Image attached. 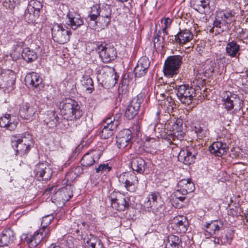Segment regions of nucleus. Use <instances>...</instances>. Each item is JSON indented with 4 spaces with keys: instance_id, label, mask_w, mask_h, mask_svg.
Listing matches in <instances>:
<instances>
[{
    "instance_id": "nucleus-1",
    "label": "nucleus",
    "mask_w": 248,
    "mask_h": 248,
    "mask_svg": "<svg viewBox=\"0 0 248 248\" xmlns=\"http://www.w3.org/2000/svg\"><path fill=\"white\" fill-rule=\"evenodd\" d=\"M60 108L61 113L64 118L69 119L73 123L75 122L76 126L80 124V119L83 116V111L78 102L71 98H67L61 101Z\"/></svg>"
},
{
    "instance_id": "nucleus-2",
    "label": "nucleus",
    "mask_w": 248,
    "mask_h": 248,
    "mask_svg": "<svg viewBox=\"0 0 248 248\" xmlns=\"http://www.w3.org/2000/svg\"><path fill=\"white\" fill-rule=\"evenodd\" d=\"M144 203L145 207L151 211L157 217L156 219H159L164 215L165 205L158 192H152L149 194Z\"/></svg>"
},
{
    "instance_id": "nucleus-3",
    "label": "nucleus",
    "mask_w": 248,
    "mask_h": 248,
    "mask_svg": "<svg viewBox=\"0 0 248 248\" xmlns=\"http://www.w3.org/2000/svg\"><path fill=\"white\" fill-rule=\"evenodd\" d=\"M174 88L178 99L183 104L189 105L196 97L195 88L188 84L175 85Z\"/></svg>"
},
{
    "instance_id": "nucleus-4",
    "label": "nucleus",
    "mask_w": 248,
    "mask_h": 248,
    "mask_svg": "<svg viewBox=\"0 0 248 248\" xmlns=\"http://www.w3.org/2000/svg\"><path fill=\"white\" fill-rule=\"evenodd\" d=\"M183 57L180 55H172L168 57L165 60L163 71L165 76L171 78L179 73V69L183 63Z\"/></svg>"
},
{
    "instance_id": "nucleus-5",
    "label": "nucleus",
    "mask_w": 248,
    "mask_h": 248,
    "mask_svg": "<svg viewBox=\"0 0 248 248\" xmlns=\"http://www.w3.org/2000/svg\"><path fill=\"white\" fill-rule=\"evenodd\" d=\"M52 37L54 42L60 44L67 43L70 38L72 32L65 25L54 24L51 28Z\"/></svg>"
},
{
    "instance_id": "nucleus-6",
    "label": "nucleus",
    "mask_w": 248,
    "mask_h": 248,
    "mask_svg": "<svg viewBox=\"0 0 248 248\" xmlns=\"http://www.w3.org/2000/svg\"><path fill=\"white\" fill-rule=\"evenodd\" d=\"M234 21L232 11L222 10L217 13L213 23L214 27L218 28V32H223L228 28V25Z\"/></svg>"
},
{
    "instance_id": "nucleus-7",
    "label": "nucleus",
    "mask_w": 248,
    "mask_h": 248,
    "mask_svg": "<svg viewBox=\"0 0 248 248\" xmlns=\"http://www.w3.org/2000/svg\"><path fill=\"white\" fill-rule=\"evenodd\" d=\"M96 51L104 62L108 63L115 60L117 53L114 46L105 42H98Z\"/></svg>"
},
{
    "instance_id": "nucleus-8",
    "label": "nucleus",
    "mask_w": 248,
    "mask_h": 248,
    "mask_svg": "<svg viewBox=\"0 0 248 248\" xmlns=\"http://www.w3.org/2000/svg\"><path fill=\"white\" fill-rule=\"evenodd\" d=\"M120 185L126 190L134 192L136 191L139 184L138 177L134 172H124L117 176Z\"/></svg>"
},
{
    "instance_id": "nucleus-9",
    "label": "nucleus",
    "mask_w": 248,
    "mask_h": 248,
    "mask_svg": "<svg viewBox=\"0 0 248 248\" xmlns=\"http://www.w3.org/2000/svg\"><path fill=\"white\" fill-rule=\"evenodd\" d=\"M108 198L111 201L112 208L118 211H124L130 206V198L125 197L119 192H112L110 193Z\"/></svg>"
},
{
    "instance_id": "nucleus-10",
    "label": "nucleus",
    "mask_w": 248,
    "mask_h": 248,
    "mask_svg": "<svg viewBox=\"0 0 248 248\" xmlns=\"http://www.w3.org/2000/svg\"><path fill=\"white\" fill-rule=\"evenodd\" d=\"M105 148L103 146H99L93 150L86 153L81 159V164L86 167L93 166L97 162L103 155Z\"/></svg>"
},
{
    "instance_id": "nucleus-11",
    "label": "nucleus",
    "mask_w": 248,
    "mask_h": 248,
    "mask_svg": "<svg viewBox=\"0 0 248 248\" xmlns=\"http://www.w3.org/2000/svg\"><path fill=\"white\" fill-rule=\"evenodd\" d=\"M144 98V95L140 93L132 99L125 111L124 116L127 119L132 120L138 114Z\"/></svg>"
},
{
    "instance_id": "nucleus-12",
    "label": "nucleus",
    "mask_w": 248,
    "mask_h": 248,
    "mask_svg": "<svg viewBox=\"0 0 248 248\" xmlns=\"http://www.w3.org/2000/svg\"><path fill=\"white\" fill-rule=\"evenodd\" d=\"M223 102V105L227 110H231L234 107H237L235 109H240L242 108L243 102L238 95L230 92H226Z\"/></svg>"
},
{
    "instance_id": "nucleus-13",
    "label": "nucleus",
    "mask_w": 248,
    "mask_h": 248,
    "mask_svg": "<svg viewBox=\"0 0 248 248\" xmlns=\"http://www.w3.org/2000/svg\"><path fill=\"white\" fill-rule=\"evenodd\" d=\"M197 154L198 151L195 148L192 146L187 147L180 150L178 159L184 164L189 165L195 162Z\"/></svg>"
},
{
    "instance_id": "nucleus-14",
    "label": "nucleus",
    "mask_w": 248,
    "mask_h": 248,
    "mask_svg": "<svg viewBox=\"0 0 248 248\" xmlns=\"http://www.w3.org/2000/svg\"><path fill=\"white\" fill-rule=\"evenodd\" d=\"M111 19V9L110 5L103 4L100 6V16L98 20L99 29H105L110 24Z\"/></svg>"
},
{
    "instance_id": "nucleus-15",
    "label": "nucleus",
    "mask_w": 248,
    "mask_h": 248,
    "mask_svg": "<svg viewBox=\"0 0 248 248\" xmlns=\"http://www.w3.org/2000/svg\"><path fill=\"white\" fill-rule=\"evenodd\" d=\"M132 132L128 129L120 131L116 136V143L120 149H124L129 146L131 147Z\"/></svg>"
},
{
    "instance_id": "nucleus-16",
    "label": "nucleus",
    "mask_w": 248,
    "mask_h": 248,
    "mask_svg": "<svg viewBox=\"0 0 248 248\" xmlns=\"http://www.w3.org/2000/svg\"><path fill=\"white\" fill-rule=\"evenodd\" d=\"M100 16V5H93L91 7L88 16L85 18L86 21L88 26L92 29H96L99 28L98 19Z\"/></svg>"
},
{
    "instance_id": "nucleus-17",
    "label": "nucleus",
    "mask_w": 248,
    "mask_h": 248,
    "mask_svg": "<svg viewBox=\"0 0 248 248\" xmlns=\"http://www.w3.org/2000/svg\"><path fill=\"white\" fill-rule=\"evenodd\" d=\"M171 227L177 233H185L189 227L188 221L186 217H176L172 220Z\"/></svg>"
},
{
    "instance_id": "nucleus-18",
    "label": "nucleus",
    "mask_w": 248,
    "mask_h": 248,
    "mask_svg": "<svg viewBox=\"0 0 248 248\" xmlns=\"http://www.w3.org/2000/svg\"><path fill=\"white\" fill-rule=\"evenodd\" d=\"M150 64V62L147 57H141L134 70L135 77L140 78L144 76L148 71Z\"/></svg>"
},
{
    "instance_id": "nucleus-19",
    "label": "nucleus",
    "mask_w": 248,
    "mask_h": 248,
    "mask_svg": "<svg viewBox=\"0 0 248 248\" xmlns=\"http://www.w3.org/2000/svg\"><path fill=\"white\" fill-rule=\"evenodd\" d=\"M36 111L35 106L33 104L27 102L23 103L20 107L19 114L24 119L32 120Z\"/></svg>"
},
{
    "instance_id": "nucleus-20",
    "label": "nucleus",
    "mask_w": 248,
    "mask_h": 248,
    "mask_svg": "<svg viewBox=\"0 0 248 248\" xmlns=\"http://www.w3.org/2000/svg\"><path fill=\"white\" fill-rule=\"evenodd\" d=\"M130 168L133 170L140 174H143L147 168L146 161L141 157H133L130 161Z\"/></svg>"
},
{
    "instance_id": "nucleus-21",
    "label": "nucleus",
    "mask_w": 248,
    "mask_h": 248,
    "mask_svg": "<svg viewBox=\"0 0 248 248\" xmlns=\"http://www.w3.org/2000/svg\"><path fill=\"white\" fill-rule=\"evenodd\" d=\"M66 16L69 22L67 24L74 30H76L84 23L80 16L73 9L69 11Z\"/></svg>"
},
{
    "instance_id": "nucleus-22",
    "label": "nucleus",
    "mask_w": 248,
    "mask_h": 248,
    "mask_svg": "<svg viewBox=\"0 0 248 248\" xmlns=\"http://www.w3.org/2000/svg\"><path fill=\"white\" fill-rule=\"evenodd\" d=\"M16 240V234L10 228L4 229L0 234V247L8 246Z\"/></svg>"
},
{
    "instance_id": "nucleus-23",
    "label": "nucleus",
    "mask_w": 248,
    "mask_h": 248,
    "mask_svg": "<svg viewBox=\"0 0 248 248\" xmlns=\"http://www.w3.org/2000/svg\"><path fill=\"white\" fill-rule=\"evenodd\" d=\"M228 149L227 144L221 141L214 142L209 147L210 153L217 156H221L226 154Z\"/></svg>"
},
{
    "instance_id": "nucleus-24",
    "label": "nucleus",
    "mask_w": 248,
    "mask_h": 248,
    "mask_svg": "<svg viewBox=\"0 0 248 248\" xmlns=\"http://www.w3.org/2000/svg\"><path fill=\"white\" fill-rule=\"evenodd\" d=\"M11 145L16 152V155L20 156L26 155L30 152L31 147L30 146H27V144H24L14 139L11 140Z\"/></svg>"
},
{
    "instance_id": "nucleus-25",
    "label": "nucleus",
    "mask_w": 248,
    "mask_h": 248,
    "mask_svg": "<svg viewBox=\"0 0 248 248\" xmlns=\"http://www.w3.org/2000/svg\"><path fill=\"white\" fill-rule=\"evenodd\" d=\"M210 0H191V4L194 10L201 14H205L210 10Z\"/></svg>"
},
{
    "instance_id": "nucleus-26",
    "label": "nucleus",
    "mask_w": 248,
    "mask_h": 248,
    "mask_svg": "<svg viewBox=\"0 0 248 248\" xmlns=\"http://www.w3.org/2000/svg\"><path fill=\"white\" fill-rule=\"evenodd\" d=\"M204 226L206 228V232L210 235L216 234L223 228V223L221 220H212L206 223Z\"/></svg>"
},
{
    "instance_id": "nucleus-27",
    "label": "nucleus",
    "mask_w": 248,
    "mask_h": 248,
    "mask_svg": "<svg viewBox=\"0 0 248 248\" xmlns=\"http://www.w3.org/2000/svg\"><path fill=\"white\" fill-rule=\"evenodd\" d=\"M178 185L180 187V189L178 190V192L181 191L183 195H186L195 189L194 184L191 181L190 178L180 180Z\"/></svg>"
},
{
    "instance_id": "nucleus-28",
    "label": "nucleus",
    "mask_w": 248,
    "mask_h": 248,
    "mask_svg": "<svg viewBox=\"0 0 248 248\" xmlns=\"http://www.w3.org/2000/svg\"><path fill=\"white\" fill-rule=\"evenodd\" d=\"M177 44L183 45L190 42L193 38V34L191 31L187 29L181 30L177 34Z\"/></svg>"
},
{
    "instance_id": "nucleus-29",
    "label": "nucleus",
    "mask_w": 248,
    "mask_h": 248,
    "mask_svg": "<svg viewBox=\"0 0 248 248\" xmlns=\"http://www.w3.org/2000/svg\"><path fill=\"white\" fill-rule=\"evenodd\" d=\"M87 248H104L102 241L97 236L90 234L84 238Z\"/></svg>"
},
{
    "instance_id": "nucleus-30",
    "label": "nucleus",
    "mask_w": 248,
    "mask_h": 248,
    "mask_svg": "<svg viewBox=\"0 0 248 248\" xmlns=\"http://www.w3.org/2000/svg\"><path fill=\"white\" fill-rule=\"evenodd\" d=\"M240 46L234 40L228 42L225 48L226 53L231 58H238Z\"/></svg>"
},
{
    "instance_id": "nucleus-31",
    "label": "nucleus",
    "mask_w": 248,
    "mask_h": 248,
    "mask_svg": "<svg viewBox=\"0 0 248 248\" xmlns=\"http://www.w3.org/2000/svg\"><path fill=\"white\" fill-rule=\"evenodd\" d=\"M60 119L55 111H51L44 120L45 124L49 128H54L57 125H60Z\"/></svg>"
},
{
    "instance_id": "nucleus-32",
    "label": "nucleus",
    "mask_w": 248,
    "mask_h": 248,
    "mask_svg": "<svg viewBox=\"0 0 248 248\" xmlns=\"http://www.w3.org/2000/svg\"><path fill=\"white\" fill-rule=\"evenodd\" d=\"M26 81H29L32 87L37 90H39L41 88H43V86L42 84V79L35 72H32L27 75L26 77Z\"/></svg>"
},
{
    "instance_id": "nucleus-33",
    "label": "nucleus",
    "mask_w": 248,
    "mask_h": 248,
    "mask_svg": "<svg viewBox=\"0 0 248 248\" xmlns=\"http://www.w3.org/2000/svg\"><path fill=\"white\" fill-rule=\"evenodd\" d=\"M49 169L46 163H39L35 165L34 173L39 180L47 179L48 178L45 177V175L47 172H49Z\"/></svg>"
},
{
    "instance_id": "nucleus-34",
    "label": "nucleus",
    "mask_w": 248,
    "mask_h": 248,
    "mask_svg": "<svg viewBox=\"0 0 248 248\" xmlns=\"http://www.w3.org/2000/svg\"><path fill=\"white\" fill-rule=\"evenodd\" d=\"M23 236H25V240L30 248H36L42 241V237L36 232L33 235H23L22 236V239H23Z\"/></svg>"
},
{
    "instance_id": "nucleus-35",
    "label": "nucleus",
    "mask_w": 248,
    "mask_h": 248,
    "mask_svg": "<svg viewBox=\"0 0 248 248\" xmlns=\"http://www.w3.org/2000/svg\"><path fill=\"white\" fill-rule=\"evenodd\" d=\"M17 124L16 121L11 122V115L9 114H6L4 116L0 118V126L5 127L9 130H14Z\"/></svg>"
},
{
    "instance_id": "nucleus-36",
    "label": "nucleus",
    "mask_w": 248,
    "mask_h": 248,
    "mask_svg": "<svg viewBox=\"0 0 248 248\" xmlns=\"http://www.w3.org/2000/svg\"><path fill=\"white\" fill-rule=\"evenodd\" d=\"M122 114L121 113H116L115 116L108 114L106 118L104 119L103 122L104 126H111L114 125L117 127L120 124L119 119H121Z\"/></svg>"
},
{
    "instance_id": "nucleus-37",
    "label": "nucleus",
    "mask_w": 248,
    "mask_h": 248,
    "mask_svg": "<svg viewBox=\"0 0 248 248\" xmlns=\"http://www.w3.org/2000/svg\"><path fill=\"white\" fill-rule=\"evenodd\" d=\"M234 237V231L230 230L227 232L225 235L219 237L215 238V243L219 245L231 244Z\"/></svg>"
},
{
    "instance_id": "nucleus-38",
    "label": "nucleus",
    "mask_w": 248,
    "mask_h": 248,
    "mask_svg": "<svg viewBox=\"0 0 248 248\" xmlns=\"http://www.w3.org/2000/svg\"><path fill=\"white\" fill-rule=\"evenodd\" d=\"M16 140L27 144L28 146H32L33 145V140L32 136L28 132H25L20 135H16L13 136V139Z\"/></svg>"
},
{
    "instance_id": "nucleus-39",
    "label": "nucleus",
    "mask_w": 248,
    "mask_h": 248,
    "mask_svg": "<svg viewBox=\"0 0 248 248\" xmlns=\"http://www.w3.org/2000/svg\"><path fill=\"white\" fill-rule=\"evenodd\" d=\"M181 244V239L178 236L170 235L167 238L165 248H180Z\"/></svg>"
},
{
    "instance_id": "nucleus-40",
    "label": "nucleus",
    "mask_w": 248,
    "mask_h": 248,
    "mask_svg": "<svg viewBox=\"0 0 248 248\" xmlns=\"http://www.w3.org/2000/svg\"><path fill=\"white\" fill-rule=\"evenodd\" d=\"M31 9L27 7L23 15L24 19L29 24L35 23L40 16L37 12H33Z\"/></svg>"
},
{
    "instance_id": "nucleus-41",
    "label": "nucleus",
    "mask_w": 248,
    "mask_h": 248,
    "mask_svg": "<svg viewBox=\"0 0 248 248\" xmlns=\"http://www.w3.org/2000/svg\"><path fill=\"white\" fill-rule=\"evenodd\" d=\"M22 57L26 62L30 63L37 59L38 56L33 50L27 47L23 50Z\"/></svg>"
},
{
    "instance_id": "nucleus-42",
    "label": "nucleus",
    "mask_w": 248,
    "mask_h": 248,
    "mask_svg": "<svg viewBox=\"0 0 248 248\" xmlns=\"http://www.w3.org/2000/svg\"><path fill=\"white\" fill-rule=\"evenodd\" d=\"M128 78V74H124L123 75L118 88V93L119 94L125 95L127 93L129 82Z\"/></svg>"
},
{
    "instance_id": "nucleus-43",
    "label": "nucleus",
    "mask_w": 248,
    "mask_h": 248,
    "mask_svg": "<svg viewBox=\"0 0 248 248\" xmlns=\"http://www.w3.org/2000/svg\"><path fill=\"white\" fill-rule=\"evenodd\" d=\"M191 131L194 132L198 139H202L205 137V131L199 124L192 123L190 125Z\"/></svg>"
},
{
    "instance_id": "nucleus-44",
    "label": "nucleus",
    "mask_w": 248,
    "mask_h": 248,
    "mask_svg": "<svg viewBox=\"0 0 248 248\" xmlns=\"http://www.w3.org/2000/svg\"><path fill=\"white\" fill-rule=\"evenodd\" d=\"M117 127L113 125L111 126H104L101 133L100 136L102 139H108L111 137L114 133Z\"/></svg>"
},
{
    "instance_id": "nucleus-45",
    "label": "nucleus",
    "mask_w": 248,
    "mask_h": 248,
    "mask_svg": "<svg viewBox=\"0 0 248 248\" xmlns=\"http://www.w3.org/2000/svg\"><path fill=\"white\" fill-rule=\"evenodd\" d=\"M67 193V191L66 189H62L60 191L55 192L53 194L52 199L58 202H60L61 199H62L63 202L67 201L71 198V196L69 195L68 198L66 197V193Z\"/></svg>"
},
{
    "instance_id": "nucleus-46",
    "label": "nucleus",
    "mask_w": 248,
    "mask_h": 248,
    "mask_svg": "<svg viewBox=\"0 0 248 248\" xmlns=\"http://www.w3.org/2000/svg\"><path fill=\"white\" fill-rule=\"evenodd\" d=\"M162 95H163V97H164V109L168 113L170 114L172 113L173 109V105H174V102L171 97L168 96L166 97V95H164V94H160V96Z\"/></svg>"
},
{
    "instance_id": "nucleus-47",
    "label": "nucleus",
    "mask_w": 248,
    "mask_h": 248,
    "mask_svg": "<svg viewBox=\"0 0 248 248\" xmlns=\"http://www.w3.org/2000/svg\"><path fill=\"white\" fill-rule=\"evenodd\" d=\"M81 82L82 86L90 93H91L94 89L93 81L89 76H84Z\"/></svg>"
},
{
    "instance_id": "nucleus-48",
    "label": "nucleus",
    "mask_w": 248,
    "mask_h": 248,
    "mask_svg": "<svg viewBox=\"0 0 248 248\" xmlns=\"http://www.w3.org/2000/svg\"><path fill=\"white\" fill-rule=\"evenodd\" d=\"M29 9H32V11L33 12H37V13L40 15V10L43 8L42 3L37 0H31L27 6Z\"/></svg>"
},
{
    "instance_id": "nucleus-49",
    "label": "nucleus",
    "mask_w": 248,
    "mask_h": 248,
    "mask_svg": "<svg viewBox=\"0 0 248 248\" xmlns=\"http://www.w3.org/2000/svg\"><path fill=\"white\" fill-rule=\"evenodd\" d=\"M112 170V166L107 161L100 164L98 167L95 168V172L97 173H108Z\"/></svg>"
},
{
    "instance_id": "nucleus-50",
    "label": "nucleus",
    "mask_w": 248,
    "mask_h": 248,
    "mask_svg": "<svg viewBox=\"0 0 248 248\" xmlns=\"http://www.w3.org/2000/svg\"><path fill=\"white\" fill-rule=\"evenodd\" d=\"M36 232L39 233V235L42 237V240L45 239V241H46L50 234V228L48 227L44 228L43 226H41V228Z\"/></svg>"
},
{
    "instance_id": "nucleus-51",
    "label": "nucleus",
    "mask_w": 248,
    "mask_h": 248,
    "mask_svg": "<svg viewBox=\"0 0 248 248\" xmlns=\"http://www.w3.org/2000/svg\"><path fill=\"white\" fill-rule=\"evenodd\" d=\"M183 122L182 120H178L176 123H174L172 125V132L171 133H174L183 130Z\"/></svg>"
},
{
    "instance_id": "nucleus-52",
    "label": "nucleus",
    "mask_w": 248,
    "mask_h": 248,
    "mask_svg": "<svg viewBox=\"0 0 248 248\" xmlns=\"http://www.w3.org/2000/svg\"><path fill=\"white\" fill-rule=\"evenodd\" d=\"M241 213L243 214V211H242V209L239 206H235V208L231 209L229 211V215H232L233 217H237L239 216H242Z\"/></svg>"
},
{
    "instance_id": "nucleus-53",
    "label": "nucleus",
    "mask_w": 248,
    "mask_h": 248,
    "mask_svg": "<svg viewBox=\"0 0 248 248\" xmlns=\"http://www.w3.org/2000/svg\"><path fill=\"white\" fill-rule=\"evenodd\" d=\"M53 219V217L50 215L46 216L43 217L41 226H43L44 228L48 227V226L51 223Z\"/></svg>"
},
{
    "instance_id": "nucleus-54",
    "label": "nucleus",
    "mask_w": 248,
    "mask_h": 248,
    "mask_svg": "<svg viewBox=\"0 0 248 248\" xmlns=\"http://www.w3.org/2000/svg\"><path fill=\"white\" fill-rule=\"evenodd\" d=\"M170 134L172 135L173 140H175V139L182 140L186 136L185 133L183 130L174 133H171Z\"/></svg>"
},
{
    "instance_id": "nucleus-55",
    "label": "nucleus",
    "mask_w": 248,
    "mask_h": 248,
    "mask_svg": "<svg viewBox=\"0 0 248 248\" xmlns=\"http://www.w3.org/2000/svg\"><path fill=\"white\" fill-rule=\"evenodd\" d=\"M83 172V169L81 166H78L74 168L72 171L70 172H69L66 175V178L67 180L69 179V177L70 175H71L73 173H74L75 174H76L77 175H78Z\"/></svg>"
},
{
    "instance_id": "nucleus-56",
    "label": "nucleus",
    "mask_w": 248,
    "mask_h": 248,
    "mask_svg": "<svg viewBox=\"0 0 248 248\" xmlns=\"http://www.w3.org/2000/svg\"><path fill=\"white\" fill-rule=\"evenodd\" d=\"M161 31L160 30L157 31L156 29L154 32V46L155 48H156V44L160 41V38L161 37Z\"/></svg>"
},
{
    "instance_id": "nucleus-57",
    "label": "nucleus",
    "mask_w": 248,
    "mask_h": 248,
    "mask_svg": "<svg viewBox=\"0 0 248 248\" xmlns=\"http://www.w3.org/2000/svg\"><path fill=\"white\" fill-rule=\"evenodd\" d=\"M147 143L151 146L153 148H156L158 140L157 139L153 138H147L146 140Z\"/></svg>"
},
{
    "instance_id": "nucleus-58",
    "label": "nucleus",
    "mask_w": 248,
    "mask_h": 248,
    "mask_svg": "<svg viewBox=\"0 0 248 248\" xmlns=\"http://www.w3.org/2000/svg\"><path fill=\"white\" fill-rule=\"evenodd\" d=\"M177 34L173 35H169L166 39V45H169V43L171 44H177Z\"/></svg>"
},
{
    "instance_id": "nucleus-59",
    "label": "nucleus",
    "mask_w": 248,
    "mask_h": 248,
    "mask_svg": "<svg viewBox=\"0 0 248 248\" xmlns=\"http://www.w3.org/2000/svg\"><path fill=\"white\" fill-rule=\"evenodd\" d=\"M181 191L177 192L175 194V196L176 197L175 199L173 200V203H174L175 202V201H177V200H178L179 201L183 202L186 199V197L184 196H178V193H180Z\"/></svg>"
},
{
    "instance_id": "nucleus-60",
    "label": "nucleus",
    "mask_w": 248,
    "mask_h": 248,
    "mask_svg": "<svg viewBox=\"0 0 248 248\" xmlns=\"http://www.w3.org/2000/svg\"><path fill=\"white\" fill-rule=\"evenodd\" d=\"M164 24L165 25V27L169 28L170 27L171 23L172 20L169 17H166L164 18Z\"/></svg>"
},
{
    "instance_id": "nucleus-61",
    "label": "nucleus",
    "mask_w": 248,
    "mask_h": 248,
    "mask_svg": "<svg viewBox=\"0 0 248 248\" xmlns=\"http://www.w3.org/2000/svg\"><path fill=\"white\" fill-rule=\"evenodd\" d=\"M61 121H60V124H62L65 127H66L67 125H69V124L68 122V120L69 119H67L66 118H64V117L63 116V119H60Z\"/></svg>"
},
{
    "instance_id": "nucleus-62",
    "label": "nucleus",
    "mask_w": 248,
    "mask_h": 248,
    "mask_svg": "<svg viewBox=\"0 0 248 248\" xmlns=\"http://www.w3.org/2000/svg\"><path fill=\"white\" fill-rule=\"evenodd\" d=\"M47 248H62V245L59 243H52Z\"/></svg>"
},
{
    "instance_id": "nucleus-63",
    "label": "nucleus",
    "mask_w": 248,
    "mask_h": 248,
    "mask_svg": "<svg viewBox=\"0 0 248 248\" xmlns=\"http://www.w3.org/2000/svg\"><path fill=\"white\" fill-rule=\"evenodd\" d=\"M133 128L134 130H136L137 132H139L140 131V126L138 124L133 126Z\"/></svg>"
},
{
    "instance_id": "nucleus-64",
    "label": "nucleus",
    "mask_w": 248,
    "mask_h": 248,
    "mask_svg": "<svg viewBox=\"0 0 248 248\" xmlns=\"http://www.w3.org/2000/svg\"><path fill=\"white\" fill-rule=\"evenodd\" d=\"M243 214L245 216V218L246 220V221L248 223V210H246V212Z\"/></svg>"
}]
</instances>
